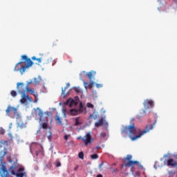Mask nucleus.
<instances>
[{
  "label": "nucleus",
  "instance_id": "nucleus-14",
  "mask_svg": "<svg viewBox=\"0 0 177 177\" xmlns=\"http://www.w3.org/2000/svg\"><path fill=\"white\" fill-rule=\"evenodd\" d=\"M0 175L1 177H8V176L9 175V173L8 172V169H6L5 163H3L1 165Z\"/></svg>",
  "mask_w": 177,
  "mask_h": 177
},
{
  "label": "nucleus",
  "instance_id": "nucleus-17",
  "mask_svg": "<svg viewBox=\"0 0 177 177\" xmlns=\"http://www.w3.org/2000/svg\"><path fill=\"white\" fill-rule=\"evenodd\" d=\"M48 121H44V122L41 124L40 129L37 130V133H39L41 132V128H43V129H48Z\"/></svg>",
  "mask_w": 177,
  "mask_h": 177
},
{
  "label": "nucleus",
  "instance_id": "nucleus-34",
  "mask_svg": "<svg viewBox=\"0 0 177 177\" xmlns=\"http://www.w3.org/2000/svg\"><path fill=\"white\" fill-rule=\"evenodd\" d=\"M106 135L107 134L104 132H102V133H100L101 138H106Z\"/></svg>",
  "mask_w": 177,
  "mask_h": 177
},
{
  "label": "nucleus",
  "instance_id": "nucleus-5",
  "mask_svg": "<svg viewBox=\"0 0 177 177\" xmlns=\"http://www.w3.org/2000/svg\"><path fill=\"white\" fill-rule=\"evenodd\" d=\"M41 81H42L41 77H34L33 79L30 80V82H26L25 88L26 89H32V88L38 86V85L41 84Z\"/></svg>",
  "mask_w": 177,
  "mask_h": 177
},
{
  "label": "nucleus",
  "instance_id": "nucleus-27",
  "mask_svg": "<svg viewBox=\"0 0 177 177\" xmlns=\"http://www.w3.org/2000/svg\"><path fill=\"white\" fill-rule=\"evenodd\" d=\"M78 157L79 158H80L81 160H84V152L83 151H80L78 154Z\"/></svg>",
  "mask_w": 177,
  "mask_h": 177
},
{
  "label": "nucleus",
  "instance_id": "nucleus-16",
  "mask_svg": "<svg viewBox=\"0 0 177 177\" xmlns=\"http://www.w3.org/2000/svg\"><path fill=\"white\" fill-rule=\"evenodd\" d=\"M55 120L57 124H59V125H63V122H62V118H60V115H59V114L55 115Z\"/></svg>",
  "mask_w": 177,
  "mask_h": 177
},
{
  "label": "nucleus",
  "instance_id": "nucleus-8",
  "mask_svg": "<svg viewBox=\"0 0 177 177\" xmlns=\"http://www.w3.org/2000/svg\"><path fill=\"white\" fill-rule=\"evenodd\" d=\"M71 115H78L80 113H86V107L84 106L82 102L80 103V106L78 109H73L70 110Z\"/></svg>",
  "mask_w": 177,
  "mask_h": 177
},
{
  "label": "nucleus",
  "instance_id": "nucleus-54",
  "mask_svg": "<svg viewBox=\"0 0 177 177\" xmlns=\"http://www.w3.org/2000/svg\"><path fill=\"white\" fill-rule=\"evenodd\" d=\"M169 177H172V176H169Z\"/></svg>",
  "mask_w": 177,
  "mask_h": 177
},
{
  "label": "nucleus",
  "instance_id": "nucleus-50",
  "mask_svg": "<svg viewBox=\"0 0 177 177\" xmlns=\"http://www.w3.org/2000/svg\"><path fill=\"white\" fill-rule=\"evenodd\" d=\"M78 169V167H75V171H77Z\"/></svg>",
  "mask_w": 177,
  "mask_h": 177
},
{
  "label": "nucleus",
  "instance_id": "nucleus-49",
  "mask_svg": "<svg viewBox=\"0 0 177 177\" xmlns=\"http://www.w3.org/2000/svg\"><path fill=\"white\" fill-rule=\"evenodd\" d=\"M125 167V164L122 165V168H124Z\"/></svg>",
  "mask_w": 177,
  "mask_h": 177
},
{
  "label": "nucleus",
  "instance_id": "nucleus-10",
  "mask_svg": "<svg viewBox=\"0 0 177 177\" xmlns=\"http://www.w3.org/2000/svg\"><path fill=\"white\" fill-rule=\"evenodd\" d=\"M77 139H81L82 142L84 143L85 146L92 145V136L91 135V133H86V134L83 138L78 137Z\"/></svg>",
  "mask_w": 177,
  "mask_h": 177
},
{
  "label": "nucleus",
  "instance_id": "nucleus-13",
  "mask_svg": "<svg viewBox=\"0 0 177 177\" xmlns=\"http://www.w3.org/2000/svg\"><path fill=\"white\" fill-rule=\"evenodd\" d=\"M106 125V128H109V123L106 122V120L104 118H101L100 119L98 120L97 122L95 123V128H99L100 127H103V125Z\"/></svg>",
  "mask_w": 177,
  "mask_h": 177
},
{
  "label": "nucleus",
  "instance_id": "nucleus-21",
  "mask_svg": "<svg viewBox=\"0 0 177 177\" xmlns=\"http://www.w3.org/2000/svg\"><path fill=\"white\" fill-rule=\"evenodd\" d=\"M167 165L169 167H175L176 165V163L174 161V159H169V160H167Z\"/></svg>",
  "mask_w": 177,
  "mask_h": 177
},
{
  "label": "nucleus",
  "instance_id": "nucleus-28",
  "mask_svg": "<svg viewBox=\"0 0 177 177\" xmlns=\"http://www.w3.org/2000/svg\"><path fill=\"white\" fill-rule=\"evenodd\" d=\"M86 106L88 109H93V107H95V106H93V104L91 102H88L86 104Z\"/></svg>",
  "mask_w": 177,
  "mask_h": 177
},
{
  "label": "nucleus",
  "instance_id": "nucleus-42",
  "mask_svg": "<svg viewBox=\"0 0 177 177\" xmlns=\"http://www.w3.org/2000/svg\"><path fill=\"white\" fill-rule=\"evenodd\" d=\"M157 164H158V162H155V165H154V168H155V169H157Z\"/></svg>",
  "mask_w": 177,
  "mask_h": 177
},
{
  "label": "nucleus",
  "instance_id": "nucleus-22",
  "mask_svg": "<svg viewBox=\"0 0 177 177\" xmlns=\"http://www.w3.org/2000/svg\"><path fill=\"white\" fill-rule=\"evenodd\" d=\"M68 95H70V93L66 92V89H62V92L61 94L62 97H63L64 99V97H67V96H68Z\"/></svg>",
  "mask_w": 177,
  "mask_h": 177
},
{
  "label": "nucleus",
  "instance_id": "nucleus-23",
  "mask_svg": "<svg viewBox=\"0 0 177 177\" xmlns=\"http://www.w3.org/2000/svg\"><path fill=\"white\" fill-rule=\"evenodd\" d=\"M0 154L1 156H0V161L1 162H2L3 161V157H5V156H6V151H1Z\"/></svg>",
  "mask_w": 177,
  "mask_h": 177
},
{
  "label": "nucleus",
  "instance_id": "nucleus-4",
  "mask_svg": "<svg viewBox=\"0 0 177 177\" xmlns=\"http://www.w3.org/2000/svg\"><path fill=\"white\" fill-rule=\"evenodd\" d=\"M95 75H96V71H91L86 73V76L88 77L90 82H84V86L85 89H92V88L95 86V82H93V80H95Z\"/></svg>",
  "mask_w": 177,
  "mask_h": 177
},
{
  "label": "nucleus",
  "instance_id": "nucleus-25",
  "mask_svg": "<svg viewBox=\"0 0 177 177\" xmlns=\"http://www.w3.org/2000/svg\"><path fill=\"white\" fill-rule=\"evenodd\" d=\"M10 95L12 97H16V96H17V92H16V91L15 90H12L10 92Z\"/></svg>",
  "mask_w": 177,
  "mask_h": 177
},
{
  "label": "nucleus",
  "instance_id": "nucleus-32",
  "mask_svg": "<svg viewBox=\"0 0 177 177\" xmlns=\"http://www.w3.org/2000/svg\"><path fill=\"white\" fill-rule=\"evenodd\" d=\"M169 176H171V177L175 176V171H169Z\"/></svg>",
  "mask_w": 177,
  "mask_h": 177
},
{
  "label": "nucleus",
  "instance_id": "nucleus-29",
  "mask_svg": "<svg viewBox=\"0 0 177 177\" xmlns=\"http://www.w3.org/2000/svg\"><path fill=\"white\" fill-rule=\"evenodd\" d=\"M34 146H37V143L36 142L32 143L31 145L30 146V153H32V147H34Z\"/></svg>",
  "mask_w": 177,
  "mask_h": 177
},
{
  "label": "nucleus",
  "instance_id": "nucleus-40",
  "mask_svg": "<svg viewBox=\"0 0 177 177\" xmlns=\"http://www.w3.org/2000/svg\"><path fill=\"white\" fill-rule=\"evenodd\" d=\"M36 60L38 62V63H41V62H42V60L41 59V58H37Z\"/></svg>",
  "mask_w": 177,
  "mask_h": 177
},
{
  "label": "nucleus",
  "instance_id": "nucleus-47",
  "mask_svg": "<svg viewBox=\"0 0 177 177\" xmlns=\"http://www.w3.org/2000/svg\"><path fill=\"white\" fill-rule=\"evenodd\" d=\"M18 125H19V127H21V128L23 127V126L20 124V123H18Z\"/></svg>",
  "mask_w": 177,
  "mask_h": 177
},
{
  "label": "nucleus",
  "instance_id": "nucleus-30",
  "mask_svg": "<svg viewBox=\"0 0 177 177\" xmlns=\"http://www.w3.org/2000/svg\"><path fill=\"white\" fill-rule=\"evenodd\" d=\"M95 85L96 88H97V89H99L100 88H103V84H102L95 83Z\"/></svg>",
  "mask_w": 177,
  "mask_h": 177
},
{
  "label": "nucleus",
  "instance_id": "nucleus-33",
  "mask_svg": "<svg viewBox=\"0 0 177 177\" xmlns=\"http://www.w3.org/2000/svg\"><path fill=\"white\" fill-rule=\"evenodd\" d=\"M70 135H68V134H66L65 136H64V139L65 140H68V138H70Z\"/></svg>",
  "mask_w": 177,
  "mask_h": 177
},
{
  "label": "nucleus",
  "instance_id": "nucleus-52",
  "mask_svg": "<svg viewBox=\"0 0 177 177\" xmlns=\"http://www.w3.org/2000/svg\"><path fill=\"white\" fill-rule=\"evenodd\" d=\"M36 156H38V151H36Z\"/></svg>",
  "mask_w": 177,
  "mask_h": 177
},
{
  "label": "nucleus",
  "instance_id": "nucleus-26",
  "mask_svg": "<svg viewBox=\"0 0 177 177\" xmlns=\"http://www.w3.org/2000/svg\"><path fill=\"white\" fill-rule=\"evenodd\" d=\"M91 160H97V158H99V156L95 153L91 156Z\"/></svg>",
  "mask_w": 177,
  "mask_h": 177
},
{
  "label": "nucleus",
  "instance_id": "nucleus-31",
  "mask_svg": "<svg viewBox=\"0 0 177 177\" xmlns=\"http://www.w3.org/2000/svg\"><path fill=\"white\" fill-rule=\"evenodd\" d=\"M0 135H5V129L2 127H0Z\"/></svg>",
  "mask_w": 177,
  "mask_h": 177
},
{
  "label": "nucleus",
  "instance_id": "nucleus-35",
  "mask_svg": "<svg viewBox=\"0 0 177 177\" xmlns=\"http://www.w3.org/2000/svg\"><path fill=\"white\" fill-rule=\"evenodd\" d=\"M55 167H62V163L59 161L57 162Z\"/></svg>",
  "mask_w": 177,
  "mask_h": 177
},
{
  "label": "nucleus",
  "instance_id": "nucleus-38",
  "mask_svg": "<svg viewBox=\"0 0 177 177\" xmlns=\"http://www.w3.org/2000/svg\"><path fill=\"white\" fill-rule=\"evenodd\" d=\"M38 97H35V101H34V103H38Z\"/></svg>",
  "mask_w": 177,
  "mask_h": 177
},
{
  "label": "nucleus",
  "instance_id": "nucleus-7",
  "mask_svg": "<svg viewBox=\"0 0 177 177\" xmlns=\"http://www.w3.org/2000/svg\"><path fill=\"white\" fill-rule=\"evenodd\" d=\"M6 115H8V117H11V118H15V117L19 118V113H17V109L13 106H8L6 110Z\"/></svg>",
  "mask_w": 177,
  "mask_h": 177
},
{
  "label": "nucleus",
  "instance_id": "nucleus-20",
  "mask_svg": "<svg viewBox=\"0 0 177 177\" xmlns=\"http://www.w3.org/2000/svg\"><path fill=\"white\" fill-rule=\"evenodd\" d=\"M91 118H93V120H97V118H99V115H97V113H96V112H93L88 117L89 120H91Z\"/></svg>",
  "mask_w": 177,
  "mask_h": 177
},
{
  "label": "nucleus",
  "instance_id": "nucleus-45",
  "mask_svg": "<svg viewBox=\"0 0 177 177\" xmlns=\"http://www.w3.org/2000/svg\"><path fill=\"white\" fill-rule=\"evenodd\" d=\"M75 91L79 93V92H80V89H76Z\"/></svg>",
  "mask_w": 177,
  "mask_h": 177
},
{
  "label": "nucleus",
  "instance_id": "nucleus-37",
  "mask_svg": "<svg viewBox=\"0 0 177 177\" xmlns=\"http://www.w3.org/2000/svg\"><path fill=\"white\" fill-rule=\"evenodd\" d=\"M48 140L50 142L52 140V133H50V135L48 136Z\"/></svg>",
  "mask_w": 177,
  "mask_h": 177
},
{
  "label": "nucleus",
  "instance_id": "nucleus-9",
  "mask_svg": "<svg viewBox=\"0 0 177 177\" xmlns=\"http://www.w3.org/2000/svg\"><path fill=\"white\" fill-rule=\"evenodd\" d=\"M21 99H20V103L21 104H28V103H32L34 102L28 95H26L24 93V92H20Z\"/></svg>",
  "mask_w": 177,
  "mask_h": 177
},
{
  "label": "nucleus",
  "instance_id": "nucleus-24",
  "mask_svg": "<svg viewBox=\"0 0 177 177\" xmlns=\"http://www.w3.org/2000/svg\"><path fill=\"white\" fill-rule=\"evenodd\" d=\"M75 127H78V125H81V122H80V118H76L75 119Z\"/></svg>",
  "mask_w": 177,
  "mask_h": 177
},
{
  "label": "nucleus",
  "instance_id": "nucleus-11",
  "mask_svg": "<svg viewBox=\"0 0 177 177\" xmlns=\"http://www.w3.org/2000/svg\"><path fill=\"white\" fill-rule=\"evenodd\" d=\"M80 102V97L78 96L75 97L74 99L69 98L66 102V104L67 106H69V107H74L78 104V102Z\"/></svg>",
  "mask_w": 177,
  "mask_h": 177
},
{
  "label": "nucleus",
  "instance_id": "nucleus-48",
  "mask_svg": "<svg viewBox=\"0 0 177 177\" xmlns=\"http://www.w3.org/2000/svg\"><path fill=\"white\" fill-rule=\"evenodd\" d=\"M99 149H100V147H96L97 150H99Z\"/></svg>",
  "mask_w": 177,
  "mask_h": 177
},
{
  "label": "nucleus",
  "instance_id": "nucleus-41",
  "mask_svg": "<svg viewBox=\"0 0 177 177\" xmlns=\"http://www.w3.org/2000/svg\"><path fill=\"white\" fill-rule=\"evenodd\" d=\"M64 117L66 118V109H63Z\"/></svg>",
  "mask_w": 177,
  "mask_h": 177
},
{
  "label": "nucleus",
  "instance_id": "nucleus-12",
  "mask_svg": "<svg viewBox=\"0 0 177 177\" xmlns=\"http://www.w3.org/2000/svg\"><path fill=\"white\" fill-rule=\"evenodd\" d=\"M124 161H129L127 163L124 164L125 167H132L136 164H139V161L138 160H132V155H127L126 158H124Z\"/></svg>",
  "mask_w": 177,
  "mask_h": 177
},
{
  "label": "nucleus",
  "instance_id": "nucleus-39",
  "mask_svg": "<svg viewBox=\"0 0 177 177\" xmlns=\"http://www.w3.org/2000/svg\"><path fill=\"white\" fill-rule=\"evenodd\" d=\"M44 114H46V115H50V114H51V113H50V111H46L45 113H44Z\"/></svg>",
  "mask_w": 177,
  "mask_h": 177
},
{
  "label": "nucleus",
  "instance_id": "nucleus-43",
  "mask_svg": "<svg viewBox=\"0 0 177 177\" xmlns=\"http://www.w3.org/2000/svg\"><path fill=\"white\" fill-rule=\"evenodd\" d=\"M32 60H37V57H32Z\"/></svg>",
  "mask_w": 177,
  "mask_h": 177
},
{
  "label": "nucleus",
  "instance_id": "nucleus-53",
  "mask_svg": "<svg viewBox=\"0 0 177 177\" xmlns=\"http://www.w3.org/2000/svg\"><path fill=\"white\" fill-rule=\"evenodd\" d=\"M73 89H77V87H73Z\"/></svg>",
  "mask_w": 177,
  "mask_h": 177
},
{
  "label": "nucleus",
  "instance_id": "nucleus-46",
  "mask_svg": "<svg viewBox=\"0 0 177 177\" xmlns=\"http://www.w3.org/2000/svg\"><path fill=\"white\" fill-rule=\"evenodd\" d=\"M116 171H118V169H113V172H115Z\"/></svg>",
  "mask_w": 177,
  "mask_h": 177
},
{
  "label": "nucleus",
  "instance_id": "nucleus-18",
  "mask_svg": "<svg viewBox=\"0 0 177 177\" xmlns=\"http://www.w3.org/2000/svg\"><path fill=\"white\" fill-rule=\"evenodd\" d=\"M30 93V95H33L35 97H38V93L35 92L32 89H27L26 90V93Z\"/></svg>",
  "mask_w": 177,
  "mask_h": 177
},
{
  "label": "nucleus",
  "instance_id": "nucleus-1",
  "mask_svg": "<svg viewBox=\"0 0 177 177\" xmlns=\"http://www.w3.org/2000/svg\"><path fill=\"white\" fill-rule=\"evenodd\" d=\"M133 121H135V119H132L131 120V124L129 126L124 127L122 130V135L125 136L126 133H129V138L133 142L139 139V138H142L145 133H147V132L151 131L153 128V124H147L145 130L136 135V129L135 128V123H133Z\"/></svg>",
  "mask_w": 177,
  "mask_h": 177
},
{
  "label": "nucleus",
  "instance_id": "nucleus-19",
  "mask_svg": "<svg viewBox=\"0 0 177 177\" xmlns=\"http://www.w3.org/2000/svg\"><path fill=\"white\" fill-rule=\"evenodd\" d=\"M17 89H26V84L23 82H17Z\"/></svg>",
  "mask_w": 177,
  "mask_h": 177
},
{
  "label": "nucleus",
  "instance_id": "nucleus-6",
  "mask_svg": "<svg viewBox=\"0 0 177 177\" xmlns=\"http://www.w3.org/2000/svg\"><path fill=\"white\" fill-rule=\"evenodd\" d=\"M32 116L35 117V120H38V115L39 117V122H42L44 121H48V118L44 117V112H42V110L40 109L39 107H37V109H35L32 113Z\"/></svg>",
  "mask_w": 177,
  "mask_h": 177
},
{
  "label": "nucleus",
  "instance_id": "nucleus-44",
  "mask_svg": "<svg viewBox=\"0 0 177 177\" xmlns=\"http://www.w3.org/2000/svg\"><path fill=\"white\" fill-rule=\"evenodd\" d=\"M97 177H103V176L102 174H98L97 175Z\"/></svg>",
  "mask_w": 177,
  "mask_h": 177
},
{
  "label": "nucleus",
  "instance_id": "nucleus-36",
  "mask_svg": "<svg viewBox=\"0 0 177 177\" xmlns=\"http://www.w3.org/2000/svg\"><path fill=\"white\" fill-rule=\"evenodd\" d=\"M70 88V83H66V86L64 87V89H68Z\"/></svg>",
  "mask_w": 177,
  "mask_h": 177
},
{
  "label": "nucleus",
  "instance_id": "nucleus-51",
  "mask_svg": "<svg viewBox=\"0 0 177 177\" xmlns=\"http://www.w3.org/2000/svg\"><path fill=\"white\" fill-rule=\"evenodd\" d=\"M12 128V123L10 124V129Z\"/></svg>",
  "mask_w": 177,
  "mask_h": 177
},
{
  "label": "nucleus",
  "instance_id": "nucleus-3",
  "mask_svg": "<svg viewBox=\"0 0 177 177\" xmlns=\"http://www.w3.org/2000/svg\"><path fill=\"white\" fill-rule=\"evenodd\" d=\"M11 175L16 177H27V172L24 170V167H17V165H13L9 169Z\"/></svg>",
  "mask_w": 177,
  "mask_h": 177
},
{
  "label": "nucleus",
  "instance_id": "nucleus-2",
  "mask_svg": "<svg viewBox=\"0 0 177 177\" xmlns=\"http://www.w3.org/2000/svg\"><path fill=\"white\" fill-rule=\"evenodd\" d=\"M21 60L24 61H21L15 65L14 71H19L21 75H23V74L26 73V70L30 68V67L34 64V62H32L31 59L28 58L27 55H22Z\"/></svg>",
  "mask_w": 177,
  "mask_h": 177
},
{
  "label": "nucleus",
  "instance_id": "nucleus-15",
  "mask_svg": "<svg viewBox=\"0 0 177 177\" xmlns=\"http://www.w3.org/2000/svg\"><path fill=\"white\" fill-rule=\"evenodd\" d=\"M143 104L145 109H150L154 107V101L151 100H145Z\"/></svg>",
  "mask_w": 177,
  "mask_h": 177
}]
</instances>
